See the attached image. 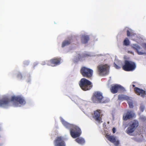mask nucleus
<instances>
[{
	"mask_svg": "<svg viewBox=\"0 0 146 146\" xmlns=\"http://www.w3.org/2000/svg\"><path fill=\"white\" fill-rule=\"evenodd\" d=\"M10 102L13 103L14 105L17 106L16 103L19 102L21 105H24L26 103V102L23 98L21 96H12L11 100L7 97H5L1 99H0V106L4 107L7 105Z\"/></svg>",
	"mask_w": 146,
	"mask_h": 146,
	"instance_id": "f257e3e1",
	"label": "nucleus"
},
{
	"mask_svg": "<svg viewBox=\"0 0 146 146\" xmlns=\"http://www.w3.org/2000/svg\"><path fill=\"white\" fill-rule=\"evenodd\" d=\"M63 125L67 128L70 130V134L72 137L76 138L79 137L82 133L80 129L77 126L70 124L64 119L61 120Z\"/></svg>",
	"mask_w": 146,
	"mask_h": 146,
	"instance_id": "f03ea898",
	"label": "nucleus"
},
{
	"mask_svg": "<svg viewBox=\"0 0 146 146\" xmlns=\"http://www.w3.org/2000/svg\"><path fill=\"white\" fill-rule=\"evenodd\" d=\"M91 100L93 103L97 104L104 103L108 101V100L103 96V93L99 91L94 92Z\"/></svg>",
	"mask_w": 146,
	"mask_h": 146,
	"instance_id": "7ed1b4c3",
	"label": "nucleus"
},
{
	"mask_svg": "<svg viewBox=\"0 0 146 146\" xmlns=\"http://www.w3.org/2000/svg\"><path fill=\"white\" fill-rule=\"evenodd\" d=\"M79 84L81 89L84 91L90 90L93 87V84L91 82L85 78H82L80 80L79 82Z\"/></svg>",
	"mask_w": 146,
	"mask_h": 146,
	"instance_id": "20e7f679",
	"label": "nucleus"
},
{
	"mask_svg": "<svg viewBox=\"0 0 146 146\" xmlns=\"http://www.w3.org/2000/svg\"><path fill=\"white\" fill-rule=\"evenodd\" d=\"M136 67V63L132 61L126 60L124 61L122 69L126 71H132L134 70Z\"/></svg>",
	"mask_w": 146,
	"mask_h": 146,
	"instance_id": "39448f33",
	"label": "nucleus"
},
{
	"mask_svg": "<svg viewBox=\"0 0 146 146\" xmlns=\"http://www.w3.org/2000/svg\"><path fill=\"white\" fill-rule=\"evenodd\" d=\"M80 72L83 77L89 78L92 77L93 71L89 68L83 66L81 68Z\"/></svg>",
	"mask_w": 146,
	"mask_h": 146,
	"instance_id": "423d86ee",
	"label": "nucleus"
},
{
	"mask_svg": "<svg viewBox=\"0 0 146 146\" xmlns=\"http://www.w3.org/2000/svg\"><path fill=\"white\" fill-rule=\"evenodd\" d=\"M110 66L107 64H101L97 66V69L100 75H105L109 72Z\"/></svg>",
	"mask_w": 146,
	"mask_h": 146,
	"instance_id": "0eeeda50",
	"label": "nucleus"
},
{
	"mask_svg": "<svg viewBox=\"0 0 146 146\" xmlns=\"http://www.w3.org/2000/svg\"><path fill=\"white\" fill-rule=\"evenodd\" d=\"M110 90L111 92L113 94L116 93L119 90L122 91L125 90L124 87L117 84L111 85Z\"/></svg>",
	"mask_w": 146,
	"mask_h": 146,
	"instance_id": "6e6552de",
	"label": "nucleus"
},
{
	"mask_svg": "<svg viewBox=\"0 0 146 146\" xmlns=\"http://www.w3.org/2000/svg\"><path fill=\"white\" fill-rule=\"evenodd\" d=\"M139 125L138 121L134 120L133 123L130 124L126 130L127 133L129 134L132 133L137 127Z\"/></svg>",
	"mask_w": 146,
	"mask_h": 146,
	"instance_id": "1a4fd4ad",
	"label": "nucleus"
},
{
	"mask_svg": "<svg viewBox=\"0 0 146 146\" xmlns=\"http://www.w3.org/2000/svg\"><path fill=\"white\" fill-rule=\"evenodd\" d=\"M61 58H54L50 60L48 65L52 66H55L60 64L61 62Z\"/></svg>",
	"mask_w": 146,
	"mask_h": 146,
	"instance_id": "9d476101",
	"label": "nucleus"
},
{
	"mask_svg": "<svg viewBox=\"0 0 146 146\" xmlns=\"http://www.w3.org/2000/svg\"><path fill=\"white\" fill-rule=\"evenodd\" d=\"M101 111L100 110H98L94 111V115L93 116V118L95 120L97 121L98 123L102 122V115H101Z\"/></svg>",
	"mask_w": 146,
	"mask_h": 146,
	"instance_id": "9b49d317",
	"label": "nucleus"
},
{
	"mask_svg": "<svg viewBox=\"0 0 146 146\" xmlns=\"http://www.w3.org/2000/svg\"><path fill=\"white\" fill-rule=\"evenodd\" d=\"M55 146H65V144L61 137L56 138L54 141Z\"/></svg>",
	"mask_w": 146,
	"mask_h": 146,
	"instance_id": "f8f14e48",
	"label": "nucleus"
},
{
	"mask_svg": "<svg viewBox=\"0 0 146 146\" xmlns=\"http://www.w3.org/2000/svg\"><path fill=\"white\" fill-rule=\"evenodd\" d=\"M135 93L137 95L140 96L142 98H144L146 94L145 91L138 87H135L134 88Z\"/></svg>",
	"mask_w": 146,
	"mask_h": 146,
	"instance_id": "ddd939ff",
	"label": "nucleus"
},
{
	"mask_svg": "<svg viewBox=\"0 0 146 146\" xmlns=\"http://www.w3.org/2000/svg\"><path fill=\"white\" fill-rule=\"evenodd\" d=\"M132 48L135 50L137 54L139 55H146V53L144 52L143 50L140 51L141 48L137 44H133L132 46Z\"/></svg>",
	"mask_w": 146,
	"mask_h": 146,
	"instance_id": "4468645a",
	"label": "nucleus"
},
{
	"mask_svg": "<svg viewBox=\"0 0 146 146\" xmlns=\"http://www.w3.org/2000/svg\"><path fill=\"white\" fill-rule=\"evenodd\" d=\"M107 138L111 142L113 143L115 145L117 146L119 145V141L118 140H116V138L115 137L108 135L107 136Z\"/></svg>",
	"mask_w": 146,
	"mask_h": 146,
	"instance_id": "2eb2a0df",
	"label": "nucleus"
},
{
	"mask_svg": "<svg viewBox=\"0 0 146 146\" xmlns=\"http://www.w3.org/2000/svg\"><path fill=\"white\" fill-rule=\"evenodd\" d=\"M72 41V38H68V39L65 40L64 41L62 44V47H64V46H68L70 44Z\"/></svg>",
	"mask_w": 146,
	"mask_h": 146,
	"instance_id": "dca6fc26",
	"label": "nucleus"
},
{
	"mask_svg": "<svg viewBox=\"0 0 146 146\" xmlns=\"http://www.w3.org/2000/svg\"><path fill=\"white\" fill-rule=\"evenodd\" d=\"M134 114L131 111L128 112L125 116H123V119L126 120L127 119L132 118L134 116Z\"/></svg>",
	"mask_w": 146,
	"mask_h": 146,
	"instance_id": "f3484780",
	"label": "nucleus"
},
{
	"mask_svg": "<svg viewBox=\"0 0 146 146\" xmlns=\"http://www.w3.org/2000/svg\"><path fill=\"white\" fill-rule=\"evenodd\" d=\"M89 39L90 38L88 36L83 35L82 36L81 38V42L83 43L86 44L88 42Z\"/></svg>",
	"mask_w": 146,
	"mask_h": 146,
	"instance_id": "a211bd4d",
	"label": "nucleus"
},
{
	"mask_svg": "<svg viewBox=\"0 0 146 146\" xmlns=\"http://www.w3.org/2000/svg\"><path fill=\"white\" fill-rule=\"evenodd\" d=\"M118 99L119 100H128L129 99V97L126 95L123 94H120L118 96Z\"/></svg>",
	"mask_w": 146,
	"mask_h": 146,
	"instance_id": "6ab92c4d",
	"label": "nucleus"
},
{
	"mask_svg": "<svg viewBox=\"0 0 146 146\" xmlns=\"http://www.w3.org/2000/svg\"><path fill=\"white\" fill-rule=\"evenodd\" d=\"M76 141L79 144H83L85 143L84 140L82 138L78 137L77 138L76 140Z\"/></svg>",
	"mask_w": 146,
	"mask_h": 146,
	"instance_id": "aec40b11",
	"label": "nucleus"
},
{
	"mask_svg": "<svg viewBox=\"0 0 146 146\" xmlns=\"http://www.w3.org/2000/svg\"><path fill=\"white\" fill-rule=\"evenodd\" d=\"M123 45L125 46H127L129 45V41L128 38H126L124 40L123 42Z\"/></svg>",
	"mask_w": 146,
	"mask_h": 146,
	"instance_id": "412c9836",
	"label": "nucleus"
},
{
	"mask_svg": "<svg viewBox=\"0 0 146 146\" xmlns=\"http://www.w3.org/2000/svg\"><path fill=\"white\" fill-rule=\"evenodd\" d=\"M134 35V34H133V33L130 32L129 30H127V36L129 37L130 36H133Z\"/></svg>",
	"mask_w": 146,
	"mask_h": 146,
	"instance_id": "4be33fe9",
	"label": "nucleus"
},
{
	"mask_svg": "<svg viewBox=\"0 0 146 146\" xmlns=\"http://www.w3.org/2000/svg\"><path fill=\"white\" fill-rule=\"evenodd\" d=\"M128 103L129 105V107L130 108H132L133 107V103L131 102H128Z\"/></svg>",
	"mask_w": 146,
	"mask_h": 146,
	"instance_id": "5701e85b",
	"label": "nucleus"
},
{
	"mask_svg": "<svg viewBox=\"0 0 146 146\" xmlns=\"http://www.w3.org/2000/svg\"><path fill=\"white\" fill-rule=\"evenodd\" d=\"M114 66L117 69H119L120 68V67L117 65L116 64L114 63Z\"/></svg>",
	"mask_w": 146,
	"mask_h": 146,
	"instance_id": "b1692460",
	"label": "nucleus"
},
{
	"mask_svg": "<svg viewBox=\"0 0 146 146\" xmlns=\"http://www.w3.org/2000/svg\"><path fill=\"white\" fill-rule=\"evenodd\" d=\"M112 131L113 133H115L116 131V129L115 127H113L112 129Z\"/></svg>",
	"mask_w": 146,
	"mask_h": 146,
	"instance_id": "393cba45",
	"label": "nucleus"
},
{
	"mask_svg": "<svg viewBox=\"0 0 146 146\" xmlns=\"http://www.w3.org/2000/svg\"><path fill=\"white\" fill-rule=\"evenodd\" d=\"M128 52L132 54H133V52L129 50L128 51Z\"/></svg>",
	"mask_w": 146,
	"mask_h": 146,
	"instance_id": "a878e982",
	"label": "nucleus"
},
{
	"mask_svg": "<svg viewBox=\"0 0 146 146\" xmlns=\"http://www.w3.org/2000/svg\"><path fill=\"white\" fill-rule=\"evenodd\" d=\"M81 58V56L80 55L78 54V60H79Z\"/></svg>",
	"mask_w": 146,
	"mask_h": 146,
	"instance_id": "bb28decb",
	"label": "nucleus"
},
{
	"mask_svg": "<svg viewBox=\"0 0 146 146\" xmlns=\"http://www.w3.org/2000/svg\"><path fill=\"white\" fill-rule=\"evenodd\" d=\"M19 76H21V78L22 77V76H21V74H19L18 75V77H19Z\"/></svg>",
	"mask_w": 146,
	"mask_h": 146,
	"instance_id": "cd10ccee",
	"label": "nucleus"
},
{
	"mask_svg": "<svg viewBox=\"0 0 146 146\" xmlns=\"http://www.w3.org/2000/svg\"><path fill=\"white\" fill-rule=\"evenodd\" d=\"M144 47V49H146V43L145 44Z\"/></svg>",
	"mask_w": 146,
	"mask_h": 146,
	"instance_id": "c85d7f7f",
	"label": "nucleus"
},
{
	"mask_svg": "<svg viewBox=\"0 0 146 146\" xmlns=\"http://www.w3.org/2000/svg\"><path fill=\"white\" fill-rule=\"evenodd\" d=\"M132 86H133V87H135V86L134 84H133Z\"/></svg>",
	"mask_w": 146,
	"mask_h": 146,
	"instance_id": "c756f323",
	"label": "nucleus"
}]
</instances>
